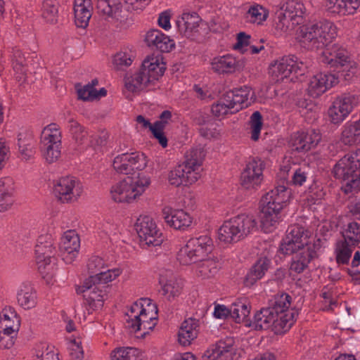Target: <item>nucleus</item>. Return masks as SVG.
<instances>
[{
	"label": "nucleus",
	"instance_id": "c756f323",
	"mask_svg": "<svg viewBox=\"0 0 360 360\" xmlns=\"http://www.w3.org/2000/svg\"><path fill=\"white\" fill-rule=\"evenodd\" d=\"M145 41L148 46L155 47L162 52H169L175 46L174 40L158 30H149Z\"/></svg>",
	"mask_w": 360,
	"mask_h": 360
},
{
	"label": "nucleus",
	"instance_id": "13d9d810",
	"mask_svg": "<svg viewBox=\"0 0 360 360\" xmlns=\"http://www.w3.org/2000/svg\"><path fill=\"white\" fill-rule=\"evenodd\" d=\"M33 360H59L55 348L47 342H41L36 345Z\"/></svg>",
	"mask_w": 360,
	"mask_h": 360
},
{
	"label": "nucleus",
	"instance_id": "864d4df0",
	"mask_svg": "<svg viewBox=\"0 0 360 360\" xmlns=\"http://www.w3.org/2000/svg\"><path fill=\"white\" fill-rule=\"evenodd\" d=\"M352 247L346 241L338 240L335 244V255L338 264H347L353 252Z\"/></svg>",
	"mask_w": 360,
	"mask_h": 360
},
{
	"label": "nucleus",
	"instance_id": "0eeeda50",
	"mask_svg": "<svg viewBox=\"0 0 360 360\" xmlns=\"http://www.w3.org/2000/svg\"><path fill=\"white\" fill-rule=\"evenodd\" d=\"M213 250L210 237L202 235L190 238L178 252L177 260L183 265L196 263L207 257Z\"/></svg>",
	"mask_w": 360,
	"mask_h": 360
},
{
	"label": "nucleus",
	"instance_id": "5fc2aeb1",
	"mask_svg": "<svg viewBox=\"0 0 360 360\" xmlns=\"http://www.w3.org/2000/svg\"><path fill=\"white\" fill-rule=\"evenodd\" d=\"M230 100L228 98L226 94L212 106V112L215 117L223 118L229 114H233L236 112L233 110Z\"/></svg>",
	"mask_w": 360,
	"mask_h": 360
},
{
	"label": "nucleus",
	"instance_id": "2eb2a0df",
	"mask_svg": "<svg viewBox=\"0 0 360 360\" xmlns=\"http://www.w3.org/2000/svg\"><path fill=\"white\" fill-rule=\"evenodd\" d=\"M308 247H314L309 244V233L303 227L291 226L285 238L281 245L280 250L285 255H291L297 251H302Z\"/></svg>",
	"mask_w": 360,
	"mask_h": 360
},
{
	"label": "nucleus",
	"instance_id": "0e129e2a",
	"mask_svg": "<svg viewBox=\"0 0 360 360\" xmlns=\"http://www.w3.org/2000/svg\"><path fill=\"white\" fill-rule=\"evenodd\" d=\"M321 296L323 299L325 310H332L334 307L337 306L335 296L334 295L331 288L328 286H325L322 289Z\"/></svg>",
	"mask_w": 360,
	"mask_h": 360
},
{
	"label": "nucleus",
	"instance_id": "4be33fe9",
	"mask_svg": "<svg viewBox=\"0 0 360 360\" xmlns=\"http://www.w3.org/2000/svg\"><path fill=\"white\" fill-rule=\"evenodd\" d=\"M200 176L201 174L196 172L195 169H192L183 162L169 171L168 181L176 187L188 186L195 184Z\"/></svg>",
	"mask_w": 360,
	"mask_h": 360
},
{
	"label": "nucleus",
	"instance_id": "79ce46f5",
	"mask_svg": "<svg viewBox=\"0 0 360 360\" xmlns=\"http://www.w3.org/2000/svg\"><path fill=\"white\" fill-rule=\"evenodd\" d=\"M20 326V317L11 310L3 311L0 315V330L18 334Z\"/></svg>",
	"mask_w": 360,
	"mask_h": 360
},
{
	"label": "nucleus",
	"instance_id": "9b49d317",
	"mask_svg": "<svg viewBox=\"0 0 360 360\" xmlns=\"http://www.w3.org/2000/svg\"><path fill=\"white\" fill-rule=\"evenodd\" d=\"M96 7L100 15L117 27L125 30L132 24L131 19L128 18L127 12L122 8L120 2L115 0H98Z\"/></svg>",
	"mask_w": 360,
	"mask_h": 360
},
{
	"label": "nucleus",
	"instance_id": "f8f14e48",
	"mask_svg": "<svg viewBox=\"0 0 360 360\" xmlns=\"http://www.w3.org/2000/svg\"><path fill=\"white\" fill-rule=\"evenodd\" d=\"M359 103V97L354 94H344L337 96L328 110L329 120L335 124L342 123Z\"/></svg>",
	"mask_w": 360,
	"mask_h": 360
},
{
	"label": "nucleus",
	"instance_id": "20e7f679",
	"mask_svg": "<svg viewBox=\"0 0 360 360\" xmlns=\"http://www.w3.org/2000/svg\"><path fill=\"white\" fill-rule=\"evenodd\" d=\"M150 184V176L143 172L127 176L111 187V198L116 202L131 203L139 199Z\"/></svg>",
	"mask_w": 360,
	"mask_h": 360
},
{
	"label": "nucleus",
	"instance_id": "6ab92c4d",
	"mask_svg": "<svg viewBox=\"0 0 360 360\" xmlns=\"http://www.w3.org/2000/svg\"><path fill=\"white\" fill-rule=\"evenodd\" d=\"M338 82L339 79L335 75L319 72L309 79L306 91L310 97L316 98L338 84Z\"/></svg>",
	"mask_w": 360,
	"mask_h": 360
},
{
	"label": "nucleus",
	"instance_id": "8fccbe9b",
	"mask_svg": "<svg viewBox=\"0 0 360 360\" xmlns=\"http://www.w3.org/2000/svg\"><path fill=\"white\" fill-rule=\"evenodd\" d=\"M250 312V305L247 300H238L231 306V316L236 323L244 321Z\"/></svg>",
	"mask_w": 360,
	"mask_h": 360
},
{
	"label": "nucleus",
	"instance_id": "6e6552de",
	"mask_svg": "<svg viewBox=\"0 0 360 360\" xmlns=\"http://www.w3.org/2000/svg\"><path fill=\"white\" fill-rule=\"evenodd\" d=\"M55 248L50 234L39 236L35 245V259L40 274L44 278H53L55 271Z\"/></svg>",
	"mask_w": 360,
	"mask_h": 360
},
{
	"label": "nucleus",
	"instance_id": "4c0bfd02",
	"mask_svg": "<svg viewBox=\"0 0 360 360\" xmlns=\"http://www.w3.org/2000/svg\"><path fill=\"white\" fill-rule=\"evenodd\" d=\"M198 262L200 263L196 266L195 274L202 280L214 278L219 270V264L214 258H205Z\"/></svg>",
	"mask_w": 360,
	"mask_h": 360
},
{
	"label": "nucleus",
	"instance_id": "473e14b6",
	"mask_svg": "<svg viewBox=\"0 0 360 360\" xmlns=\"http://www.w3.org/2000/svg\"><path fill=\"white\" fill-rule=\"evenodd\" d=\"M198 321L189 318L186 319L181 325L178 333V341L183 346L190 345L198 336Z\"/></svg>",
	"mask_w": 360,
	"mask_h": 360
},
{
	"label": "nucleus",
	"instance_id": "4468645a",
	"mask_svg": "<svg viewBox=\"0 0 360 360\" xmlns=\"http://www.w3.org/2000/svg\"><path fill=\"white\" fill-rule=\"evenodd\" d=\"M321 63L328 65L330 68H338L340 67L349 66V57L347 51L342 46L338 44H333L330 47L326 48L319 56ZM350 69L348 73L342 74L345 79H351L356 73V68L349 65ZM345 69L343 70V72Z\"/></svg>",
	"mask_w": 360,
	"mask_h": 360
},
{
	"label": "nucleus",
	"instance_id": "49530a36",
	"mask_svg": "<svg viewBox=\"0 0 360 360\" xmlns=\"http://www.w3.org/2000/svg\"><path fill=\"white\" fill-rule=\"evenodd\" d=\"M281 10L287 14L288 17H290L298 24L302 22L305 8L300 1L289 0L282 6Z\"/></svg>",
	"mask_w": 360,
	"mask_h": 360
},
{
	"label": "nucleus",
	"instance_id": "9d476101",
	"mask_svg": "<svg viewBox=\"0 0 360 360\" xmlns=\"http://www.w3.org/2000/svg\"><path fill=\"white\" fill-rule=\"evenodd\" d=\"M84 187L82 182L72 176H65L55 180L53 193L62 203L77 202L82 195Z\"/></svg>",
	"mask_w": 360,
	"mask_h": 360
},
{
	"label": "nucleus",
	"instance_id": "bf43d9fd",
	"mask_svg": "<svg viewBox=\"0 0 360 360\" xmlns=\"http://www.w3.org/2000/svg\"><path fill=\"white\" fill-rule=\"evenodd\" d=\"M39 148L43 158L48 163L56 162L61 155L62 145H41Z\"/></svg>",
	"mask_w": 360,
	"mask_h": 360
},
{
	"label": "nucleus",
	"instance_id": "c03bdc74",
	"mask_svg": "<svg viewBox=\"0 0 360 360\" xmlns=\"http://www.w3.org/2000/svg\"><path fill=\"white\" fill-rule=\"evenodd\" d=\"M205 157V152L203 148L200 146L193 148L186 152L184 163L192 169H195L196 172L201 174V167Z\"/></svg>",
	"mask_w": 360,
	"mask_h": 360
},
{
	"label": "nucleus",
	"instance_id": "c9c22d12",
	"mask_svg": "<svg viewBox=\"0 0 360 360\" xmlns=\"http://www.w3.org/2000/svg\"><path fill=\"white\" fill-rule=\"evenodd\" d=\"M316 256V252L314 250V247H308L300 251L293 258L290 267V274L291 275L300 274L307 267L309 262Z\"/></svg>",
	"mask_w": 360,
	"mask_h": 360
},
{
	"label": "nucleus",
	"instance_id": "69168bd1",
	"mask_svg": "<svg viewBox=\"0 0 360 360\" xmlns=\"http://www.w3.org/2000/svg\"><path fill=\"white\" fill-rule=\"evenodd\" d=\"M15 183L10 176H5L0 179V193L2 195L14 196Z\"/></svg>",
	"mask_w": 360,
	"mask_h": 360
},
{
	"label": "nucleus",
	"instance_id": "603ef678",
	"mask_svg": "<svg viewBox=\"0 0 360 360\" xmlns=\"http://www.w3.org/2000/svg\"><path fill=\"white\" fill-rule=\"evenodd\" d=\"M343 240L350 245L356 246L360 243V224L356 221L347 224L342 231Z\"/></svg>",
	"mask_w": 360,
	"mask_h": 360
},
{
	"label": "nucleus",
	"instance_id": "3c124183",
	"mask_svg": "<svg viewBox=\"0 0 360 360\" xmlns=\"http://www.w3.org/2000/svg\"><path fill=\"white\" fill-rule=\"evenodd\" d=\"M58 2L57 0H45L41 9V18L50 24H54L58 20Z\"/></svg>",
	"mask_w": 360,
	"mask_h": 360
},
{
	"label": "nucleus",
	"instance_id": "7c9ffc66",
	"mask_svg": "<svg viewBox=\"0 0 360 360\" xmlns=\"http://www.w3.org/2000/svg\"><path fill=\"white\" fill-rule=\"evenodd\" d=\"M89 283H92L89 282L88 278L84 285L86 288V290H84V298L85 304L88 307L89 313H91L93 311L100 309L103 307L104 293L96 285L93 288L91 285H89Z\"/></svg>",
	"mask_w": 360,
	"mask_h": 360
},
{
	"label": "nucleus",
	"instance_id": "2f4dec72",
	"mask_svg": "<svg viewBox=\"0 0 360 360\" xmlns=\"http://www.w3.org/2000/svg\"><path fill=\"white\" fill-rule=\"evenodd\" d=\"M212 70L219 74H231L240 70V62L231 55L215 57L211 62Z\"/></svg>",
	"mask_w": 360,
	"mask_h": 360
},
{
	"label": "nucleus",
	"instance_id": "f03ea898",
	"mask_svg": "<svg viewBox=\"0 0 360 360\" xmlns=\"http://www.w3.org/2000/svg\"><path fill=\"white\" fill-rule=\"evenodd\" d=\"M290 198V191L285 186H278L261 199V223L266 231L271 230L280 219V213Z\"/></svg>",
	"mask_w": 360,
	"mask_h": 360
},
{
	"label": "nucleus",
	"instance_id": "a19ab883",
	"mask_svg": "<svg viewBox=\"0 0 360 360\" xmlns=\"http://www.w3.org/2000/svg\"><path fill=\"white\" fill-rule=\"evenodd\" d=\"M342 142L348 146L360 143V119L354 122H348L344 125L342 134Z\"/></svg>",
	"mask_w": 360,
	"mask_h": 360
},
{
	"label": "nucleus",
	"instance_id": "e433bc0d",
	"mask_svg": "<svg viewBox=\"0 0 360 360\" xmlns=\"http://www.w3.org/2000/svg\"><path fill=\"white\" fill-rule=\"evenodd\" d=\"M142 68L150 75V77L158 81L165 70V64L162 58L158 56H147L142 63Z\"/></svg>",
	"mask_w": 360,
	"mask_h": 360
},
{
	"label": "nucleus",
	"instance_id": "58836bf2",
	"mask_svg": "<svg viewBox=\"0 0 360 360\" xmlns=\"http://www.w3.org/2000/svg\"><path fill=\"white\" fill-rule=\"evenodd\" d=\"M68 128L70 131L73 139L78 145L82 146L84 148L89 147L91 131L87 130L84 127L82 126L72 118L68 120Z\"/></svg>",
	"mask_w": 360,
	"mask_h": 360
},
{
	"label": "nucleus",
	"instance_id": "dca6fc26",
	"mask_svg": "<svg viewBox=\"0 0 360 360\" xmlns=\"http://www.w3.org/2000/svg\"><path fill=\"white\" fill-rule=\"evenodd\" d=\"M291 306L292 297L288 293L282 292L274 296V304L270 308L281 319L279 324H283V328L290 329L298 316L297 310Z\"/></svg>",
	"mask_w": 360,
	"mask_h": 360
},
{
	"label": "nucleus",
	"instance_id": "cd10ccee",
	"mask_svg": "<svg viewBox=\"0 0 360 360\" xmlns=\"http://www.w3.org/2000/svg\"><path fill=\"white\" fill-rule=\"evenodd\" d=\"M156 82L141 67L131 76L125 78V87L131 92H138L145 89L150 90L154 87Z\"/></svg>",
	"mask_w": 360,
	"mask_h": 360
},
{
	"label": "nucleus",
	"instance_id": "09e8293b",
	"mask_svg": "<svg viewBox=\"0 0 360 360\" xmlns=\"http://www.w3.org/2000/svg\"><path fill=\"white\" fill-rule=\"evenodd\" d=\"M268 16V10L257 4L250 5L245 14V18L248 22L257 25H262L266 20Z\"/></svg>",
	"mask_w": 360,
	"mask_h": 360
},
{
	"label": "nucleus",
	"instance_id": "37998d69",
	"mask_svg": "<svg viewBox=\"0 0 360 360\" xmlns=\"http://www.w3.org/2000/svg\"><path fill=\"white\" fill-rule=\"evenodd\" d=\"M18 151L22 160H28L35 154V141L31 134H20L18 136Z\"/></svg>",
	"mask_w": 360,
	"mask_h": 360
},
{
	"label": "nucleus",
	"instance_id": "052dcab7",
	"mask_svg": "<svg viewBox=\"0 0 360 360\" xmlns=\"http://www.w3.org/2000/svg\"><path fill=\"white\" fill-rule=\"evenodd\" d=\"M93 8H74L75 22L77 27L85 28L92 15Z\"/></svg>",
	"mask_w": 360,
	"mask_h": 360
},
{
	"label": "nucleus",
	"instance_id": "c85d7f7f",
	"mask_svg": "<svg viewBox=\"0 0 360 360\" xmlns=\"http://www.w3.org/2000/svg\"><path fill=\"white\" fill-rule=\"evenodd\" d=\"M235 340L233 338L226 337L218 341L212 346L211 350H207L208 357L211 360L221 359V360H233L236 354Z\"/></svg>",
	"mask_w": 360,
	"mask_h": 360
},
{
	"label": "nucleus",
	"instance_id": "423d86ee",
	"mask_svg": "<svg viewBox=\"0 0 360 360\" xmlns=\"http://www.w3.org/2000/svg\"><path fill=\"white\" fill-rule=\"evenodd\" d=\"M360 167V149L342 158L335 165L333 173L337 179L343 181L342 189L345 193L360 188V175L356 174Z\"/></svg>",
	"mask_w": 360,
	"mask_h": 360
},
{
	"label": "nucleus",
	"instance_id": "aec40b11",
	"mask_svg": "<svg viewBox=\"0 0 360 360\" xmlns=\"http://www.w3.org/2000/svg\"><path fill=\"white\" fill-rule=\"evenodd\" d=\"M281 319L270 307L263 308L257 311L251 326L256 330H271L276 334L285 333L289 329L283 328L279 324Z\"/></svg>",
	"mask_w": 360,
	"mask_h": 360
},
{
	"label": "nucleus",
	"instance_id": "b1692460",
	"mask_svg": "<svg viewBox=\"0 0 360 360\" xmlns=\"http://www.w3.org/2000/svg\"><path fill=\"white\" fill-rule=\"evenodd\" d=\"M360 6V0H325L323 7L328 15L336 18L352 15Z\"/></svg>",
	"mask_w": 360,
	"mask_h": 360
},
{
	"label": "nucleus",
	"instance_id": "ddd939ff",
	"mask_svg": "<svg viewBox=\"0 0 360 360\" xmlns=\"http://www.w3.org/2000/svg\"><path fill=\"white\" fill-rule=\"evenodd\" d=\"M135 229L140 241L148 246H159L165 240L155 221L147 215H141L135 223Z\"/></svg>",
	"mask_w": 360,
	"mask_h": 360
},
{
	"label": "nucleus",
	"instance_id": "a211bd4d",
	"mask_svg": "<svg viewBox=\"0 0 360 360\" xmlns=\"http://www.w3.org/2000/svg\"><path fill=\"white\" fill-rule=\"evenodd\" d=\"M321 140V134L315 129L300 130L292 133L290 147L298 153H307L315 148Z\"/></svg>",
	"mask_w": 360,
	"mask_h": 360
},
{
	"label": "nucleus",
	"instance_id": "6e6d98bb",
	"mask_svg": "<svg viewBox=\"0 0 360 360\" xmlns=\"http://www.w3.org/2000/svg\"><path fill=\"white\" fill-rule=\"evenodd\" d=\"M122 273V270L120 268L108 269L95 275H91L89 277V281L91 282L94 285L105 284L117 278Z\"/></svg>",
	"mask_w": 360,
	"mask_h": 360
},
{
	"label": "nucleus",
	"instance_id": "338daca9",
	"mask_svg": "<svg viewBox=\"0 0 360 360\" xmlns=\"http://www.w3.org/2000/svg\"><path fill=\"white\" fill-rule=\"evenodd\" d=\"M105 262L103 259L98 256L91 257L87 263V269L89 274L95 275L101 271L104 268Z\"/></svg>",
	"mask_w": 360,
	"mask_h": 360
},
{
	"label": "nucleus",
	"instance_id": "a878e982",
	"mask_svg": "<svg viewBox=\"0 0 360 360\" xmlns=\"http://www.w3.org/2000/svg\"><path fill=\"white\" fill-rule=\"evenodd\" d=\"M202 19L196 12H184L176 20L180 34L187 38L193 37L199 31Z\"/></svg>",
	"mask_w": 360,
	"mask_h": 360
},
{
	"label": "nucleus",
	"instance_id": "72a5a7b5",
	"mask_svg": "<svg viewBox=\"0 0 360 360\" xmlns=\"http://www.w3.org/2000/svg\"><path fill=\"white\" fill-rule=\"evenodd\" d=\"M236 112L250 105V98L252 95L250 87L244 86L240 89L226 93Z\"/></svg>",
	"mask_w": 360,
	"mask_h": 360
},
{
	"label": "nucleus",
	"instance_id": "f3484780",
	"mask_svg": "<svg viewBox=\"0 0 360 360\" xmlns=\"http://www.w3.org/2000/svg\"><path fill=\"white\" fill-rule=\"evenodd\" d=\"M148 164L146 156L143 153H122L117 155L112 162L114 170L122 174H131L134 171L144 169Z\"/></svg>",
	"mask_w": 360,
	"mask_h": 360
},
{
	"label": "nucleus",
	"instance_id": "1a4fd4ad",
	"mask_svg": "<svg viewBox=\"0 0 360 360\" xmlns=\"http://www.w3.org/2000/svg\"><path fill=\"white\" fill-rule=\"evenodd\" d=\"M306 65L297 56L288 55L281 57L269 65V74L273 80L283 82L291 74L303 75Z\"/></svg>",
	"mask_w": 360,
	"mask_h": 360
},
{
	"label": "nucleus",
	"instance_id": "774afa93",
	"mask_svg": "<svg viewBox=\"0 0 360 360\" xmlns=\"http://www.w3.org/2000/svg\"><path fill=\"white\" fill-rule=\"evenodd\" d=\"M18 334L11 333L8 331H2L0 330V348L10 349L14 343Z\"/></svg>",
	"mask_w": 360,
	"mask_h": 360
},
{
	"label": "nucleus",
	"instance_id": "412c9836",
	"mask_svg": "<svg viewBox=\"0 0 360 360\" xmlns=\"http://www.w3.org/2000/svg\"><path fill=\"white\" fill-rule=\"evenodd\" d=\"M264 162L258 158L250 160L243 172L240 181L242 186L247 190L257 189L263 180Z\"/></svg>",
	"mask_w": 360,
	"mask_h": 360
},
{
	"label": "nucleus",
	"instance_id": "680f3d73",
	"mask_svg": "<svg viewBox=\"0 0 360 360\" xmlns=\"http://www.w3.org/2000/svg\"><path fill=\"white\" fill-rule=\"evenodd\" d=\"M251 139L257 141L262 127V117L259 112L255 111L250 117Z\"/></svg>",
	"mask_w": 360,
	"mask_h": 360
},
{
	"label": "nucleus",
	"instance_id": "4d7b16f0",
	"mask_svg": "<svg viewBox=\"0 0 360 360\" xmlns=\"http://www.w3.org/2000/svg\"><path fill=\"white\" fill-rule=\"evenodd\" d=\"M111 360H142L141 353L134 347L117 348L112 352Z\"/></svg>",
	"mask_w": 360,
	"mask_h": 360
},
{
	"label": "nucleus",
	"instance_id": "5701e85b",
	"mask_svg": "<svg viewBox=\"0 0 360 360\" xmlns=\"http://www.w3.org/2000/svg\"><path fill=\"white\" fill-rule=\"evenodd\" d=\"M162 214L165 223L175 230L185 231L193 222L191 214L182 209L165 207L162 210Z\"/></svg>",
	"mask_w": 360,
	"mask_h": 360
},
{
	"label": "nucleus",
	"instance_id": "e2e57ef3",
	"mask_svg": "<svg viewBox=\"0 0 360 360\" xmlns=\"http://www.w3.org/2000/svg\"><path fill=\"white\" fill-rule=\"evenodd\" d=\"M133 56L127 52H119L115 55L112 59L114 68L117 70H121L131 65Z\"/></svg>",
	"mask_w": 360,
	"mask_h": 360
},
{
	"label": "nucleus",
	"instance_id": "f704fd0d",
	"mask_svg": "<svg viewBox=\"0 0 360 360\" xmlns=\"http://www.w3.org/2000/svg\"><path fill=\"white\" fill-rule=\"evenodd\" d=\"M17 302L25 310L34 308L37 304V295L34 288L30 284H22L17 292Z\"/></svg>",
	"mask_w": 360,
	"mask_h": 360
},
{
	"label": "nucleus",
	"instance_id": "f257e3e1",
	"mask_svg": "<svg viewBox=\"0 0 360 360\" xmlns=\"http://www.w3.org/2000/svg\"><path fill=\"white\" fill-rule=\"evenodd\" d=\"M158 323V308L150 300L142 299L133 303L126 313L125 326L132 333L143 331L145 335Z\"/></svg>",
	"mask_w": 360,
	"mask_h": 360
},
{
	"label": "nucleus",
	"instance_id": "393cba45",
	"mask_svg": "<svg viewBox=\"0 0 360 360\" xmlns=\"http://www.w3.org/2000/svg\"><path fill=\"white\" fill-rule=\"evenodd\" d=\"M80 247V240L77 233L69 230L61 238L60 251L65 263L70 264L76 258Z\"/></svg>",
	"mask_w": 360,
	"mask_h": 360
},
{
	"label": "nucleus",
	"instance_id": "ea45409f",
	"mask_svg": "<svg viewBox=\"0 0 360 360\" xmlns=\"http://www.w3.org/2000/svg\"><path fill=\"white\" fill-rule=\"evenodd\" d=\"M62 133L60 127L56 123L46 126L41 131L39 146L41 145H62Z\"/></svg>",
	"mask_w": 360,
	"mask_h": 360
},
{
	"label": "nucleus",
	"instance_id": "bb28decb",
	"mask_svg": "<svg viewBox=\"0 0 360 360\" xmlns=\"http://www.w3.org/2000/svg\"><path fill=\"white\" fill-rule=\"evenodd\" d=\"M159 283L161 286L162 295L169 301L174 300L181 293L182 283L171 271L161 272Z\"/></svg>",
	"mask_w": 360,
	"mask_h": 360
},
{
	"label": "nucleus",
	"instance_id": "a18cd8bd",
	"mask_svg": "<svg viewBox=\"0 0 360 360\" xmlns=\"http://www.w3.org/2000/svg\"><path fill=\"white\" fill-rule=\"evenodd\" d=\"M299 24L293 20L287 14L280 10L276 14L275 20V30L280 35L291 34L295 27Z\"/></svg>",
	"mask_w": 360,
	"mask_h": 360
},
{
	"label": "nucleus",
	"instance_id": "7ed1b4c3",
	"mask_svg": "<svg viewBox=\"0 0 360 360\" xmlns=\"http://www.w3.org/2000/svg\"><path fill=\"white\" fill-rule=\"evenodd\" d=\"M338 35V28L329 20L303 25L297 32V39L309 49H319L330 44Z\"/></svg>",
	"mask_w": 360,
	"mask_h": 360
},
{
	"label": "nucleus",
	"instance_id": "de8ad7c7",
	"mask_svg": "<svg viewBox=\"0 0 360 360\" xmlns=\"http://www.w3.org/2000/svg\"><path fill=\"white\" fill-rule=\"evenodd\" d=\"M269 263V260L267 258H260L248 274L245 279V285L248 286L252 285L257 281L261 279L267 271Z\"/></svg>",
	"mask_w": 360,
	"mask_h": 360
},
{
	"label": "nucleus",
	"instance_id": "39448f33",
	"mask_svg": "<svg viewBox=\"0 0 360 360\" xmlns=\"http://www.w3.org/2000/svg\"><path fill=\"white\" fill-rule=\"evenodd\" d=\"M257 229L252 215L240 214L225 221L218 230V239L224 243H236Z\"/></svg>",
	"mask_w": 360,
	"mask_h": 360
}]
</instances>
